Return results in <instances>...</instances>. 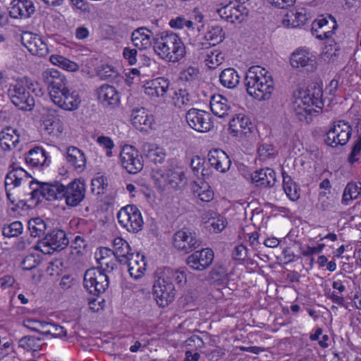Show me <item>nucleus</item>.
I'll return each mask as SVG.
<instances>
[{
    "instance_id": "1",
    "label": "nucleus",
    "mask_w": 361,
    "mask_h": 361,
    "mask_svg": "<svg viewBox=\"0 0 361 361\" xmlns=\"http://www.w3.org/2000/svg\"><path fill=\"white\" fill-rule=\"evenodd\" d=\"M4 186L8 200L16 206L27 201L36 205L41 199L47 201L62 200V183L59 181H37L18 166H12V169L6 174Z\"/></svg>"
},
{
    "instance_id": "2",
    "label": "nucleus",
    "mask_w": 361,
    "mask_h": 361,
    "mask_svg": "<svg viewBox=\"0 0 361 361\" xmlns=\"http://www.w3.org/2000/svg\"><path fill=\"white\" fill-rule=\"evenodd\" d=\"M186 274L183 270L173 269L170 267L158 269L155 272L153 294L160 307H166L172 302L176 297L174 283L182 285L186 282Z\"/></svg>"
},
{
    "instance_id": "3",
    "label": "nucleus",
    "mask_w": 361,
    "mask_h": 361,
    "mask_svg": "<svg viewBox=\"0 0 361 361\" xmlns=\"http://www.w3.org/2000/svg\"><path fill=\"white\" fill-rule=\"evenodd\" d=\"M154 50L162 59L178 62L186 54L185 46L180 36L171 31L157 32L153 37Z\"/></svg>"
},
{
    "instance_id": "4",
    "label": "nucleus",
    "mask_w": 361,
    "mask_h": 361,
    "mask_svg": "<svg viewBox=\"0 0 361 361\" xmlns=\"http://www.w3.org/2000/svg\"><path fill=\"white\" fill-rule=\"evenodd\" d=\"M245 85L247 93L259 101L269 99L274 90L271 75L259 66H252L247 70Z\"/></svg>"
},
{
    "instance_id": "5",
    "label": "nucleus",
    "mask_w": 361,
    "mask_h": 361,
    "mask_svg": "<svg viewBox=\"0 0 361 361\" xmlns=\"http://www.w3.org/2000/svg\"><path fill=\"white\" fill-rule=\"evenodd\" d=\"M43 94L42 88L37 82H33L27 77L18 79L14 84H11L8 90V94L12 103L23 111H31L35 106L34 97Z\"/></svg>"
},
{
    "instance_id": "6",
    "label": "nucleus",
    "mask_w": 361,
    "mask_h": 361,
    "mask_svg": "<svg viewBox=\"0 0 361 361\" xmlns=\"http://www.w3.org/2000/svg\"><path fill=\"white\" fill-rule=\"evenodd\" d=\"M300 94L301 96L295 101L294 111L300 121L308 123L312 121L313 114L318 112L314 106L319 109L323 107L322 90L314 85Z\"/></svg>"
},
{
    "instance_id": "7",
    "label": "nucleus",
    "mask_w": 361,
    "mask_h": 361,
    "mask_svg": "<svg viewBox=\"0 0 361 361\" xmlns=\"http://www.w3.org/2000/svg\"><path fill=\"white\" fill-rule=\"evenodd\" d=\"M69 243V240L64 231L54 228L49 231L44 238L39 241L37 247L44 254H51L54 251L65 249Z\"/></svg>"
},
{
    "instance_id": "8",
    "label": "nucleus",
    "mask_w": 361,
    "mask_h": 361,
    "mask_svg": "<svg viewBox=\"0 0 361 361\" xmlns=\"http://www.w3.org/2000/svg\"><path fill=\"white\" fill-rule=\"evenodd\" d=\"M352 135L351 126L344 120L334 122L326 133L324 142L331 147L345 145Z\"/></svg>"
},
{
    "instance_id": "9",
    "label": "nucleus",
    "mask_w": 361,
    "mask_h": 361,
    "mask_svg": "<svg viewBox=\"0 0 361 361\" xmlns=\"http://www.w3.org/2000/svg\"><path fill=\"white\" fill-rule=\"evenodd\" d=\"M83 284L90 294L99 296L109 287V277L99 269H89L84 274Z\"/></svg>"
},
{
    "instance_id": "10",
    "label": "nucleus",
    "mask_w": 361,
    "mask_h": 361,
    "mask_svg": "<svg viewBox=\"0 0 361 361\" xmlns=\"http://www.w3.org/2000/svg\"><path fill=\"white\" fill-rule=\"evenodd\" d=\"M118 223L129 232L137 233L143 227V219L139 209L133 204L122 207L117 214Z\"/></svg>"
},
{
    "instance_id": "11",
    "label": "nucleus",
    "mask_w": 361,
    "mask_h": 361,
    "mask_svg": "<svg viewBox=\"0 0 361 361\" xmlns=\"http://www.w3.org/2000/svg\"><path fill=\"white\" fill-rule=\"evenodd\" d=\"M160 176L157 178V184L159 188H164L169 186L175 190L183 189L187 183V179L183 169L177 166H171L164 173H159Z\"/></svg>"
},
{
    "instance_id": "12",
    "label": "nucleus",
    "mask_w": 361,
    "mask_h": 361,
    "mask_svg": "<svg viewBox=\"0 0 361 361\" xmlns=\"http://www.w3.org/2000/svg\"><path fill=\"white\" fill-rule=\"evenodd\" d=\"M185 119L192 129L200 133H207L214 127L211 114L203 110L195 108L189 109Z\"/></svg>"
},
{
    "instance_id": "13",
    "label": "nucleus",
    "mask_w": 361,
    "mask_h": 361,
    "mask_svg": "<svg viewBox=\"0 0 361 361\" xmlns=\"http://www.w3.org/2000/svg\"><path fill=\"white\" fill-rule=\"evenodd\" d=\"M173 246L178 250L189 253L199 247L202 241L197 238L196 233L190 228H183L175 233Z\"/></svg>"
},
{
    "instance_id": "14",
    "label": "nucleus",
    "mask_w": 361,
    "mask_h": 361,
    "mask_svg": "<svg viewBox=\"0 0 361 361\" xmlns=\"http://www.w3.org/2000/svg\"><path fill=\"white\" fill-rule=\"evenodd\" d=\"M122 166L131 174L140 172L143 168L142 157L132 145H125L120 153Z\"/></svg>"
},
{
    "instance_id": "15",
    "label": "nucleus",
    "mask_w": 361,
    "mask_h": 361,
    "mask_svg": "<svg viewBox=\"0 0 361 361\" xmlns=\"http://www.w3.org/2000/svg\"><path fill=\"white\" fill-rule=\"evenodd\" d=\"M42 80L47 85L51 99L66 87V78L57 70L47 69L42 73Z\"/></svg>"
},
{
    "instance_id": "16",
    "label": "nucleus",
    "mask_w": 361,
    "mask_h": 361,
    "mask_svg": "<svg viewBox=\"0 0 361 361\" xmlns=\"http://www.w3.org/2000/svg\"><path fill=\"white\" fill-rule=\"evenodd\" d=\"M85 184L79 180H74L66 186L63 185L62 199L69 207L78 206L85 198Z\"/></svg>"
},
{
    "instance_id": "17",
    "label": "nucleus",
    "mask_w": 361,
    "mask_h": 361,
    "mask_svg": "<svg viewBox=\"0 0 361 361\" xmlns=\"http://www.w3.org/2000/svg\"><path fill=\"white\" fill-rule=\"evenodd\" d=\"M21 42L32 54L40 57L46 56L49 49L42 37L31 32H23L21 35Z\"/></svg>"
},
{
    "instance_id": "18",
    "label": "nucleus",
    "mask_w": 361,
    "mask_h": 361,
    "mask_svg": "<svg viewBox=\"0 0 361 361\" xmlns=\"http://www.w3.org/2000/svg\"><path fill=\"white\" fill-rule=\"evenodd\" d=\"M291 66L302 71L312 72L317 68L315 57L305 49H297L290 59Z\"/></svg>"
},
{
    "instance_id": "19",
    "label": "nucleus",
    "mask_w": 361,
    "mask_h": 361,
    "mask_svg": "<svg viewBox=\"0 0 361 361\" xmlns=\"http://www.w3.org/2000/svg\"><path fill=\"white\" fill-rule=\"evenodd\" d=\"M214 257V252L209 248H204L189 255L186 264L194 270L203 271L212 264Z\"/></svg>"
},
{
    "instance_id": "20",
    "label": "nucleus",
    "mask_w": 361,
    "mask_h": 361,
    "mask_svg": "<svg viewBox=\"0 0 361 361\" xmlns=\"http://www.w3.org/2000/svg\"><path fill=\"white\" fill-rule=\"evenodd\" d=\"M56 105L66 111L77 109L80 104V98L76 91H71L66 87L57 97L51 100Z\"/></svg>"
},
{
    "instance_id": "21",
    "label": "nucleus",
    "mask_w": 361,
    "mask_h": 361,
    "mask_svg": "<svg viewBox=\"0 0 361 361\" xmlns=\"http://www.w3.org/2000/svg\"><path fill=\"white\" fill-rule=\"evenodd\" d=\"M97 97L104 106L110 109H114L120 104L118 92L109 85H103L97 89Z\"/></svg>"
},
{
    "instance_id": "22",
    "label": "nucleus",
    "mask_w": 361,
    "mask_h": 361,
    "mask_svg": "<svg viewBox=\"0 0 361 361\" xmlns=\"http://www.w3.org/2000/svg\"><path fill=\"white\" fill-rule=\"evenodd\" d=\"M252 183L262 188H272L276 181V173L270 168L255 171L250 175Z\"/></svg>"
},
{
    "instance_id": "23",
    "label": "nucleus",
    "mask_w": 361,
    "mask_h": 361,
    "mask_svg": "<svg viewBox=\"0 0 361 361\" xmlns=\"http://www.w3.org/2000/svg\"><path fill=\"white\" fill-rule=\"evenodd\" d=\"M329 18L332 23V30H326V27L329 24V20L326 18L322 17L321 18L315 20L312 23V33L315 35L316 38L319 39H329L334 32L337 29L338 25L336 19L332 16L329 15Z\"/></svg>"
},
{
    "instance_id": "24",
    "label": "nucleus",
    "mask_w": 361,
    "mask_h": 361,
    "mask_svg": "<svg viewBox=\"0 0 361 361\" xmlns=\"http://www.w3.org/2000/svg\"><path fill=\"white\" fill-rule=\"evenodd\" d=\"M170 82L165 78H157L144 85L145 92L151 97H164L169 90Z\"/></svg>"
},
{
    "instance_id": "25",
    "label": "nucleus",
    "mask_w": 361,
    "mask_h": 361,
    "mask_svg": "<svg viewBox=\"0 0 361 361\" xmlns=\"http://www.w3.org/2000/svg\"><path fill=\"white\" fill-rule=\"evenodd\" d=\"M35 12L34 4L30 0H14L9 11L13 18H28Z\"/></svg>"
},
{
    "instance_id": "26",
    "label": "nucleus",
    "mask_w": 361,
    "mask_h": 361,
    "mask_svg": "<svg viewBox=\"0 0 361 361\" xmlns=\"http://www.w3.org/2000/svg\"><path fill=\"white\" fill-rule=\"evenodd\" d=\"M254 128L250 118L244 114H237L229 122V129L234 136L247 135Z\"/></svg>"
},
{
    "instance_id": "27",
    "label": "nucleus",
    "mask_w": 361,
    "mask_h": 361,
    "mask_svg": "<svg viewBox=\"0 0 361 361\" xmlns=\"http://www.w3.org/2000/svg\"><path fill=\"white\" fill-rule=\"evenodd\" d=\"M96 259L104 273L111 272L117 269L118 261L109 248H100L99 252L96 253Z\"/></svg>"
},
{
    "instance_id": "28",
    "label": "nucleus",
    "mask_w": 361,
    "mask_h": 361,
    "mask_svg": "<svg viewBox=\"0 0 361 361\" xmlns=\"http://www.w3.org/2000/svg\"><path fill=\"white\" fill-rule=\"evenodd\" d=\"M154 37L150 30L145 27H140L132 32L131 41L135 47L143 50L152 45Z\"/></svg>"
},
{
    "instance_id": "29",
    "label": "nucleus",
    "mask_w": 361,
    "mask_h": 361,
    "mask_svg": "<svg viewBox=\"0 0 361 361\" xmlns=\"http://www.w3.org/2000/svg\"><path fill=\"white\" fill-rule=\"evenodd\" d=\"M208 161L216 171L224 173L231 164L228 156L221 149H214L208 153Z\"/></svg>"
},
{
    "instance_id": "30",
    "label": "nucleus",
    "mask_w": 361,
    "mask_h": 361,
    "mask_svg": "<svg viewBox=\"0 0 361 361\" xmlns=\"http://www.w3.org/2000/svg\"><path fill=\"white\" fill-rule=\"evenodd\" d=\"M123 264L128 265V272L130 276L135 279L141 278L146 270L147 263L145 257L139 253L133 255V257L128 258L127 262H123Z\"/></svg>"
},
{
    "instance_id": "31",
    "label": "nucleus",
    "mask_w": 361,
    "mask_h": 361,
    "mask_svg": "<svg viewBox=\"0 0 361 361\" xmlns=\"http://www.w3.org/2000/svg\"><path fill=\"white\" fill-rule=\"evenodd\" d=\"M19 142L20 134L16 129L8 127L0 133V147L5 152L15 149Z\"/></svg>"
},
{
    "instance_id": "32",
    "label": "nucleus",
    "mask_w": 361,
    "mask_h": 361,
    "mask_svg": "<svg viewBox=\"0 0 361 361\" xmlns=\"http://www.w3.org/2000/svg\"><path fill=\"white\" fill-rule=\"evenodd\" d=\"M111 252H114V256H116V258L121 264L127 262L128 258L134 255L128 243L120 237H117L114 240Z\"/></svg>"
},
{
    "instance_id": "33",
    "label": "nucleus",
    "mask_w": 361,
    "mask_h": 361,
    "mask_svg": "<svg viewBox=\"0 0 361 361\" xmlns=\"http://www.w3.org/2000/svg\"><path fill=\"white\" fill-rule=\"evenodd\" d=\"M142 152L149 161L162 164L166 157L165 149L154 143L145 142L142 145Z\"/></svg>"
},
{
    "instance_id": "34",
    "label": "nucleus",
    "mask_w": 361,
    "mask_h": 361,
    "mask_svg": "<svg viewBox=\"0 0 361 361\" xmlns=\"http://www.w3.org/2000/svg\"><path fill=\"white\" fill-rule=\"evenodd\" d=\"M307 20L305 8H293L287 12L283 20V25L288 27H298L305 23Z\"/></svg>"
},
{
    "instance_id": "35",
    "label": "nucleus",
    "mask_w": 361,
    "mask_h": 361,
    "mask_svg": "<svg viewBox=\"0 0 361 361\" xmlns=\"http://www.w3.org/2000/svg\"><path fill=\"white\" fill-rule=\"evenodd\" d=\"M66 160L75 170L82 171L86 165L85 154L75 147L67 149Z\"/></svg>"
},
{
    "instance_id": "36",
    "label": "nucleus",
    "mask_w": 361,
    "mask_h": 361,
    "mask_svg": "<svg viewBox=\"0 0 361 361\" xmlns=\"http://www.w3.org/2000/svg\"><path fill=\"white\" fill-rule=\"evenodd\" d=\"M210 109L214 115L224 118L228 115L230 106L226 97L221 94H216L212 96L210 99Z\"/></svg>"
},
{
    "instance_id": "37",
    "label": "nucleus",
    "mask_w": 361,
    "mask_h": 361,
    "mask_svg": "<svg viewBox=\"0 0 361 361\" xmlns=\"http://www.w3.org/2000/svg\"><path fill=\"white\" fill-rule=\"evenodd\" d=\"M220 84L228 89L235 88L240 82V75L233 68H227L219 74Z\"/></svg>"
},
{
    "instance_id": "38",
    "label": "nucleus",
    "mask_w": 361,
    "mask_h": 361,
    "mask_svg": "<svg viewBox=\"0 0 361 361\" xmlns=\"http://www.w3.org/2000/svg\"><path fill=\"white\" fill-rule=\"evenodd\" d=\"M131 121L133 125L140 130H143L145 128L151 127L152 124V118L150 115L145 111V109H133L131 114Z\"/></svg>"
},
{
    "instance_id": "39",
    "label": "nucleus",
    "mask_w": 361,
    "mask_h": 361,
    "mask_svg": "<svg viewBox=\"0 0 361 361\" xmlns=\"http://www.w3.org/2000/svg\"><path fill=\"white\" fill-rule=\"evenodd\" d=\"M283 189L287 197L291 201H296L300 197V189L291 176L284 171H282Z\"/></svg>"
},
{
    "instance_id": "40",
    "label": "nucleus",
    "mask_w": 361,
    "mask_h": 361,
    "mask_svg": "<svg viewBox=\"0 0 361 361\" xmlns=\"http://www.w3.org/2000/svg\"><path fill=\"white\" fill-rule=\"evenodd\" d=\"M361 196V187L358 186L357 182L350 181L346 185L342 195L341 202L348 205L350 202Z\"/></svg>"
},
{
    "instance_id": "41",
    "label": "nucleus",
    "mask_w": 361,
    "mask_h": 361,
    "mask_svg": "<svg viewBox=\"0 0 361 361\" xmlns=\"http://www.w3.org/2000/svg\"><path fill=\"white\" fill-rule=\"evenodd\" d=\"M204 39L209 42V46H215L224 41L225 39V32L222 27L219 25L209 26L207 32L204 35Z\"/></svg>"
},
{
    "instance_id": "42",
    "label": "nucleus",
    "mask_w": 361,
    "mask_h": 361,
    "mask_svg": "<svg viewBox=\"0 0 361 361\" xmlns=\"http://www.w3.org/2000/svg\"><path fill=\"white\" fill-rule=\"evenodd\" d=\"M25 161L33 166H43L47 160L45 151L39 147L30 149L25 156Z\"/></svg>"
},
{
    "instance_id": "43",
    "label": "nucleus",
    "mask_w": 361,
    "mask_h": 361,
    "mask_svg": "<svg viewBox=\"0 0 361 361\" xmlns=\"http://www.w3.org/2000/svg\"><path fill=\"white\" fill-rule=\"evenodd\" d=\"M28 230L31 237L40 238L45 235L47 224L39 217L30 219L27 222Z\"/></svg>"
},
{
    "instance_id": "44",
    "label": "nucleus",
    "mask_w": 361,
    "mask_h": 361,
    "mask_svg": "<svg viewBox=\"0 0 361 361\" xmlns=\"http://www.w3.org/2000/svg\"><path fill=\"white\" fill-rule=\"evenodd\" d=\"M192 191L194 195L202 202H209L214 198V192L211 190L210 186L204 182H201L200 184L195 182Z\"/></svg>"
},
{
    "instance_id": "45",
    "label": "nucleus",
    "mask_w": 361,
    "mask_h": 361,
    "mask_svg": "<svg viewBox=\"0 0 361 361\" xmlns=\"http://www.w3.org/2000/svg\"><path fill=\"white\" fill-rule=\"evenodd\" d=\"M47 323V321L37 317H27L23 322L25 327L42 335H45Z\"/></svg>"
},
{
    "instance_id": "46",
    "label": "nucleus",
    "mask_w": 361,
    "mask_h": 361,
    "mask_svg": "<svg viewBox=\"0 0 361 361\" xmlns=\"http://www.w3.org/2000/svg\"><path fill=\"white\" fill-rule=\"evenodd\" d=\"M99 77L102 80L118 82L121 76L117 70L112 66L105 64L101 66L97 71Z\"/></svg>"
},
{
    "instance_id": "47",
    "label": "nucleus",
    "mask_w": 361,
    "mask_h": 361,
    "mask_svg": "<svg viewBox=\"0 0 361 361\" xmlns=\"http://www.w3.org/2000/svg\"><path fill=\"white\" fill-rule=\"evenodd\" d=\"M173 99L175 106L178 108L190 106L192 105V99L185 89H179L178 91L174 92Z\"/></svg>"
},
{
    "instance_id": "48",
    "label": "nucleus",
    "mask_w": 361,
    "mask_h": 361,
    "mask_svg": "<svg viewBox=\"0 0 361 361\" xmlns=\"http://www.w3.org/2000/svg\"><path fill=\"white\" fill-rule=\"evenodd\" d=\"M340 50L339 44L334 40H330L329 44L325 46L322 54L325 60L329 63H334L338 59Z\"/></svg>"
},
{
    "instance_id": "49",
    "label": "nucleus",
    "mask_w": 361,
    "mask_h": 361,
    "mask_svg": "<svg viewBox=\"0 0 361 361\" xmlns=\"http://www.w3.org/2000/svg\"><path fill=\"white\" fill-rule=\"evenodd\" d=\"M41 340L32 336H25L18 341V346L27 351H37L41 348Z\"/></svg>"
},
{
    "instance_id": "50",
    "label": "nucleus",
    "mask_w": 361,
    "mask_h": 361,
    "mask_svg": "<svg viewBox=\"0 0 361 361\" xmlns=\"http://www.w3.org/2000/svg\"><path fill=\"white\" fill-rule=\"evenodd\" d=\"M50 61L54 65L58 66L66 71H75L78 68L77 63L61 55H51L50 56Z\"/></svg>"
},
{
    "instance_id": "51",
    "label": "nucleus",
    "mask_w": 361,
    "mask_h": 361,
    "mask_svg": "<svg viewBox=\"0 0 361 361\" xmlns=\"http://www.w3.org/2000/svg\"><path fill=\"white\" fill-rule=\"evenodd\" d=\"M204 61L209 68H215L224 61V54L216 49L212 50L207 53Z\"/></svg>"
},
{
    "instance_id": "52",
    "label": "nucleus",
    "mask_w": 361,
    "mask_h": 361,
    "mask_svg": "<svg viewBox=\"0 0 361 361\" xmlns=\"http://www.w3.org/2000/svg\"><path fill=\"white\" fill-rule=\"evenodd\" d=\"M248 14V10L247 8L239 3H233L232 8V21H228L231 23H241L244 21Z\"/></svg>"
},
{
    "instance_id": "53",
    "label": "nucleus",
    "mask_w": 361,
    "mask_h": 361,
    "mask_svg": "<svg viewBox=\"0 0 361 361\" xmlns=\"http://www.w3.org/2000/svg\"><path fill=\"white\" fill-rule=\"evenodd\" d=\"M23 224L20 221H13L10 224L4 225L2 234L7 238L17 237L23 232Z\"/></svg>"
},
{
    "instance_id": "54",
    "label": "nucleus",
    "mask_w": 361,
    "mask_h": 361,
    "mask_svg": "<svg viewBox=\"0 0 361 361\" xmlns=\"http://www.w3.org/2000/svg\"><path fill=\"white\" fill-rule=\"evenodd\" d=\"M45 335H51L54 337L66 336V331L64 327L48 322Z\"/></svg>"
},
{
    "instance_id": "55",
    "label": "nucleus",
    "mask_w": 361,
    "mask_h": 361,
    "mask_svg": "<svg viewBox=\"0 0 361 361\" xmlns=\"http://www.w3.org/2000/svg\"><path fill=\"white\" fill-rule=\"evenodd\" d=\"M361 153V136H359L353 145L352 150L348 155V161L350 164L359 160L358 156Z\"/></svg>"
},
{
    "instance_id": "56",
    "label": "nucleus",
    "mask_w": 361,
    "mask_h": 361,
    "mask_svg": "<svg viewBox=\"0 0 361 361\" xmlns=\"http://www.w3.org/2000/svg\"><path fill=\"white\" fill-rule=\"evenodd\" d=\"M199 69L197 68L190 66L180 73V78L188 82L196 80L199 75Z\"/></svg>"
},
{
    "instance_id": "57",
    "label": "nucleus",
    "mask_w": 361,
    "mask_h": 361,
    "mask_svg": "<svg viewBox=\"0 0 361 361\" xmlns=\"http://www.w3.org/2000/svg\"><path fill=\"white\" fill-rule=\"evenodd\" d=\"M185 345L190 347L191 350H201L204 348L203 340L197 335H192L185 341Z\"/></svg>"
},
{
    "instance_id": "58",
    "label": "nucleus",
    "mask_w": 361,
    "mask_h": 361,
    "mask_svg": "<svg viewBox=\"0 0 361 361\" xmlns=\"http://www.w3.org/2000/svg\"><path fill=\"white\" fill-rule=\"evenodd\" d=\"M274 148L270 144H262L258 147V155L259 159L265 160L274 154Z\"/></svg>"
},
{
    "instance_id": "59",
    "label": "nucleus",
    "mask_w": 361,
    "mask_h": 361,
    "mask_svg": "<svg viewBox=\"0 0 361 361\" xmlns=\"http://www.w3.org/2000/svg\"><path fill=\"white\" fill-rule=\"evenodd\" d=\"M40 261L34 255H27L22 262V267L24 270H31L35 268Z\"/></svg>"
},
{
    "instance_id": "60",
    "label": "nucleus",
    "mask_w": 361,
    "mask_h": 361,
    "mask_svg": "<svg viewBox=\"0 0 361 361\" xmlns=\"http://www.w3.org/2000/svg\"><path fill=\"white\" fill-rule=\"evenodd\" d=\"M137 51L136 49L125 47L123 50V56L130 65H135L137 63Z\"/></svg>"
},
{
    "instance_id": "61",
    "label": "nucleus",
    "mask_w": 361,
    "mask_h": 361,
    "mask_svg": "<svg viewBox=\"0 0 361 361\" xmlns=\"http://www.w3.org/2000/svg\"><path fill=\"white\" fill-rule=\"evenodd\" d=\"M232 256L235 260L243 261L245 259L247 256V247L242 244L236 245L233 251Z\"/></svg>"
},
{
    "instance_id": "62",
    "label": "nucleus",
    "mask_w": 361,
    "mask_h": 361,
    "mask_svg": "<svg viewBox=\"0 0 361 361\" xmlns=\"http://www.w3.org/2000/svg\"><path fill=\"white\" fill-rule=\"evenodd\" d=\"M233 5V3L231 2L217 10L219 16L227 22L233 20H231Z\"/></svg>"
},
{
    "instance_id": "63",
    "label": "nucleus",
    "mask_w": 361,
    "mask_h": 361,
    "mask_svg": "<svg viewBox=\"0 0 361 361\" xmlns=\"http://www.w3.org/2000/svg\"><path fill=\"white\" fill-rule=\"evenodd\" d=\"M97 142L102 146L104 147L106 149V155L108 157L111 156V149L114 147V144L112 140L109 137L99 136L97 139Z\"/></svg>"
},
{
    "instance_id": "64",
    "label": "nucleus",
    "mask_w": 361,
    "mask_h": 361,
    "mask_svg": "<svg viewBox=\"0 0 361 361\" xmlns=\"http://www.w3.org/2000/svg\"><path fill=\"white\" fill-rule=\"evenodd\" d=\"M204 159L199 156L193 157L190 161V167L195 175H197L204 165Z\"/></svg>"
}]
</instances>
